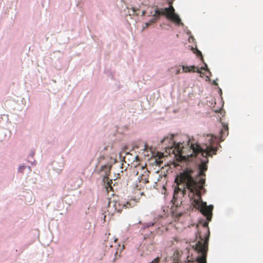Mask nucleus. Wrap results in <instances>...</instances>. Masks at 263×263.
<instances>
[{"instance_id": "nucleus-8", "label": "nucleus", "mask_w": 263, "mask_h": 263, "mask_svg": "<svg viewBox=\"0 0 263 263\" xmlns=\"http://www.w3.org/2000/svg\"><path fill=\"white\" fill-rule=\"evenodd\" d=\"M229 134V127L228 125L226 124H223V128L220 132L219 139L220 141H223L224 138Z\"/></svg>"}, {"instance_id": "nucleus-15", "label": "nucleus", "mask_w": 263, "mask_h": 263, "mask_svg": "<svg viewBox=\"0 0 263 263\" xmlns=\"http://www.w3.org/2000/svg\"><path fill=\"white\" fill-rule=\"evenodd\" d=\"M180 72H181V71H180V69H177V70H176V74H179Z\"/></svg>"}, {"instance_id": "nucleus-10", "label": "nucleus", "mask_w": 263, "mask_h": 263, "mask_svg": "<svg viewBox=\"0 0 263 263\" xmlns=\"http://www.w3.org/2000/svg\"><path fill=\"white\" fill-rule=\"evenodd\" d=\"M139 201V199H131L126 202L125 204L126 208H132L136 205V203Z\"/></svg>"}, {"instance_id": "nucleus-6", "label": "nucleus", "mask_w": 263, "mask_h": 263, "mask_svg": "<svg viewBox=\"0 0 263 263\" xmlns=\"http://www.w3.org/2000/svg\"><path fill=\"white\" fill-rule=\"evenodd\" d=\"M140 171H137V176L139 183L146 184L148 182V171L144 167H139Z\"/></svg>"}, {"instance_id": "nucleus-13", "label": "nucleus", "mask_w": 263, "mask_h": 263, "mask_svg": "<svg viewBox=\"0 0 263 263\" xmlns=\"http://www.w3.org/2000/svg\"><path fill=\"white\" fill-rule=\"evenodd\" d=\"M197 56H199V57H201V60H203V57H202V53L200 51L197 50Z\"/></svg>"}, {"instance_id": "nucleus-22", "label": "nucleus", "mask_w": 263, "mask_h": 263, "mask_svg": "<svg viewBox=\"0 0 263 263\" xmlns=\"http://www.w3.org/2000/svg\"><path fill=\"white\" fill-rule=\"evenodd\" d=\"M213 84L215 85H217V83L214 81H213Z\"/></svg>"}, {"instance_id": "nucleus-16", "label": "nucleus", "mask_w": 263, "mask_h": 263, "mask_svg": "<svg viewBox=\"0 0 263 263\" xmlns=\"http://www.w3.org/2000/svg\"><path fill=\"white\" fill-rule=\"evenodd\" d=\"M168 139V137H165L164 138H163L162 140H161V143H163L166 139Z\"/></svg>"}, {"instance_id": "nucleus-3", "label": "nucleus", "mask_w": 263, "mask_h": 263, "mask_svg": "<svg viewBox=\"0 0 263 263\" xmlns=\"http://www.w3.org/2000/svg\"><path fill=\"white\" fill-rule=\"evenodd\" d=\"M168 4L170 7L164 9L155 10V14H154V18L149 20L148 22L145 23L144 28L148 27L149 26L156 22L159 19L158 15H164L167 18L175 23L177 25H179L182 24L181 20L179 16L175 13V9L172 6V2H169Z\"/></svg>"}, {"instance_id": "nucleus-21", "label": "nucleus", "mask_w": 263, "mask_h": 263, "mask_svg": "<svg viewBox=\"0 0 263 263\" xmlns=\"http://www.w3.org/2000/svg\"><path fill=\"white\" fill-rule=\"evenodd\" d=\"M144 146H145L144 150L147 149V145L146 144H145Z\"/></svg>"}, {"instance_id": "nucleus-12", "label": "nucleus", "mask_w": 263, "mask_h": 263, "mask_svg": "<svg viewBox=\"0 0 263 263\" xmlns=\"http://www.w3.org/2000/svg\"><path fill=\"white\" fill-rule=\"evenodd\" d=\"M159 261H160V258L159 257H156L150 263H158L159 262Z\"/></svg>"}, {"instance_id": "nucleus-11", "label": "nucleus", "mask_w": 263, "mask_h": 263, "mask_svg": "<svg viewBox=\"0 0 263 263\" xmlns=\"http://www.w3.org/2000/svg\"><path fill=\"white\" fill-rule=\"evenodd\" d=\"M112 183V180L110 179L109 180L106 181V191L108 193H109L110 191H111L112 189V187L111 185V183Z\"/></svg>"}, {"instance_id": "nucleus-18", "label": "nucleus", "mask_w": 263, "mask_h": 263, "mask_svg": "<svg viewBox=\"0 0 263 263\" xmlns=\"http://www.w3.org/2000/svg\"><path fill=\"white\" fill-rule=\"evenodd\" d=\"M173 138H174L173 136V135H171V136H170V140H173Z\"/></svg>"}, {"instance_id": "nucleus-25", "label": "nucleus", "mask_w": 263, "mask_h": 263, "mask_svg": "<svg viewBox=\"0 0 263 263\" xmlns=\"http://www.w3.org/2000/svg\"><path fill=\"white\" fill-rule=\"evenodd\" d=\"M174 1V0H172V1H170V2H172V3H173Z\"/></svg>"}, {"instance_id": "nucleus-24", "label": "nucleus", "mask_w": 263, "mask_h": 263, "mask_svg": "<svg viewBox=\"0 0 263 263\" xmlns=\"http://www.w3.org/2000/svg\"><path fill=\"white\" fill-rule=\"evenodd\" d=\"M201 69H204V67H201Z\"/></svg>"}, {"instance_id": "nucleus-2", "label": "nucleus", "mask_w": 263, "mask_h": 263, "mask_svg": "<svg viewBox=\"0 0 263 263\" xmlns=\"http://www.w3.org/2000/svg\"><path fill=\"white\" fill-rule=\"evenodd\" d=\"M218 137L214 135H207L205 137V148H202L198 143H192L190 146L192 153L184 154L183 149L178 150L182 159L184 160L191 161L198 156L206 158L208 156L212 157L216 155L218 149V146H220L218 143Z\"/></svg>"}, {"instance_id": "nucleus-17", "label": "nucleus", "mask_w": 263, "mask_h": 263, "mask_svg": "<svg viewBox=\"0 0 263 263\" xmlns=\"http://www.w3.org/2000/svg\"><path fill=\"white\" fill-rule=\"evenodd\" d=\"M24 169H25V166H21V167H20L19 168V170H20V171H23V170H24Z\"/></svg>"}, {"instance_id": "nucleus-14", "label": "nucleus", "mask_w": 263, "mask_h": 263, "mask_svg": "<svg viewBox=\"0 0 263 263\" xmlns=\"http://www.w3.org/2000/svg\"><path fill=\"white\" fill-rule=\"evenodd\" d=\"M138 160V156H135L133 157V158L131 159V160L133 161H137Z\"/></svg>"}, {"instance_id": "nucleus-4", "label": "nucleus", "mask_w": 263, "mask_h": 263, "mask_svg": "<svg viewBox=\"0 0 263 263\" xmlns=\"http://www.w3.org/2000/svg\"><path fill=\"white\" fill-rule=\"evenodd\" d=\"M187 170H190L192 171L191 174V178L192 179L197 183H199V181L201 179H204V181L205 180V174L204 172L207 170V165L205 162H202L200 165H199V172L197 176L195 178L194 176H195V175L194 174L195 171L194 170L190 168H187L185 169L182 173L180 174V175L175 178V182L176 183V187H179L178 184L180 183L179 179H180V176L182 174H183L185 171Z\"/></svg>"}, {"instance_id": "nucleus-9", "label": "nucleus", "mask_w": 263, "mask_h": 263, "mask_svg": "<svg viewBox=\"0 0 263 263\" xmlns=\"http://www.w3.org/2000/svg\"><path fill=\"white\" fill-rule=\"evenodd\" d=\"M182 68L183 72H197L198 73H201L200 70L198 68H196V67L194 65L191 66H182Z\"/></svg>"}, {"instance_id": "nucleus-7", "label": "nucleus", "mask_w": 263, "mask_h": 263, "mask_svg": "<svg viewBox=\"0 0 263 263\" xmlns=\"http://www.w3.org/2000/svg\"><path fill=\"white\" fill-rule=\"evenodd\" d=\"M111 168V166L109 165H104L102 166L101 169L100 170V173L101 175L103 176V181L104 183H106V181L109 180L108 179V176L110 174V170Z\"/></svg>"}, {"instance_id": "nucleus-19", "label": "nucleus", "mask_w": 263, "mask_h": 263, "mask_svg": "<svg viewBox=\"0 0 263 263\" xmlns=\"http://www.w3.org/2000/svg\"><path fill=\"white\" fill-rule=\"evenodd\" d=\"M132 9H133V12L135 13L136 12V8H133Z\"/></svg>"}, {"instance_id": "nucleus-5", "label": "nucleus", "mask_w": 263, "mask_h": 263, "mask_svg": "<svg viewBox=\"0 0 263 263\" xmlns=\"http://www.w3.org/2000/svg\"><path fill=\"white\" fill-rule=\"evenodd\" d=\"M125 207V203H121L118 197L114 196L109 199L107 207V212L111 215H114L116 212L120 213L123 209Z\"/></svg>"}, {"instance_id": "nucleus-20", "label": "nucleus", "mask_w": 263, "mask_h": 263, "mask_svg": "<svg viewBox=\"0 0 263 263\" xmlns=\"http://www.w3.org/2000/svg\"><path fill=\"white\" fill-rule=\"evenodd\" d=\"M145 11H143L142 13V15L143 16V15H145Z\"/></svg>"}, {"instance_id": "nucleus-1", "label": "nucleus", "mask_w": 263, "mask_h": 263, "mask_svg": "<svg viewBox=\"0 0 263 263\" xmlns=\"http://www.w3.org/2000/svg\"><path fill=\"white\" fill-rule=\"evenodd\" d=\"M192 171L187 170L180 176L179 187H175L173 201L176 206L181 203V198L184 197L187 191L188 197L192 201L194 207L200 209L202 214L206 216L208 221L212 219L213 205L207 206L206 202L202 201L201 191L203 189L204 179H202L199 183L195 182L191 178Z\"/></svg>"}, {"instance_id": "nucleus-23", "label": "nucleus", "mask_w": 263, "mask_h": 263, "mask_svg": "<svg viewBox=\"0 0 263 263\" xmlns=\"http://www.w3.org/2000/svg\"><path fill=\"white\" fill-rule=\"evenodd\" d=\"M205 66L206 68H207V65L206 64H205ZM206 70H208V69H206Z\"/></svg>"}]
</instances>
